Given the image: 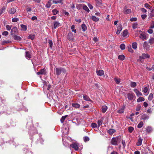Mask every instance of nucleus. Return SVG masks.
<instances>
[{
	"mask_svg": "<svg viewBox=\"0 0 154 154\" xmlns=\"http://www.w3.org/2000/svg\"><path fill=\"white\" fill-rule=\"evenodd\" d=\"M16 11V9L13 8L11 9L9 11V13L11 14H14Z\"/></svg>",
	"mask_w": 154,
	"mask_h": 154,
	"instance_id": "nucleus-21",
	"label": "nucleus"
},
{
	"mask_svg": "<svg viewBox=\"0 0 154 154\" xmlns=\"http://www.w3.org/2000/svg\"><path fill=\"white\" fill-rule=\"evenodd\" d=\"M125 56L123 55H119L118 56V58L121 60H123L125 59Z\"/></svg>",
	"mask_w": 154,
	"mask_h": 154,
	"instance_id": "nucleus-25",
	"label": "nucleus"
},
{
	"mask_svg": "<svg viewBox=\"0 0 154 154\" xmlns=\"http://www.w3.org/2000/svg\"><path fill=\"white\" fill-rule=\"evenodd\" d=\"M91 126L92 128H95L98 127V125L97 124L95 123H92Z\"/></svg>",
	"mask_w": 154,
	"mask_h": 154,
	"instance_id": "nucleus-52",
	"label": "nucleus"
},
{
	"mask_svg": "<svg viewBox=\"0 0 154 154\" xmlns=\"http://www.w3.org/2000/svg\"><path fill=\"white\" fill-rule=\"evenodd\" d=\"M103 120L100 119L98 120L97 122L98 127L99 128L102 124Z\"/></svg>",
	"mask_w": 154,
	"mask_h": 154,
	"instance_id": "nucleus-34",
	"label": "nucleus"
},
{
	"mask_svg": "<svg viewBox=\"0 0 154 154\" xmlns=\"http://www.w3.org/2000/svg\"><path fill=\"white\" fill-rule=\"evenodd\" d=\"M139 37L143 40H146V36L144 33L140 34Z\"/></svg>",
	"mask_w": 154,
	"mask_h": 154,
	"instance_id": "nucleus-16",
	"label": "nucleus"
},
{
	"mask_svg": "<svg viewBox=\"0 0 154 154\" xmlns=\"http://www.w3.org/2000/svg\"><path fill=\"white\" fill-rule=\"evenodd\" d=\"M51 4L50 1H48L46 5V7L47 8H49L51 6Z\"/></svg>",
	"mask_w": 154,
	"mask_h": 154,
	"instance_id": "nucleus-38",
	"label": "nucleus"
},
{
	"mask_svg": "<svg viewBox=\"0 0 154 154\" xmlns=\"http://www.w3.org/2000/svg\"><path fill=\"white\" fill-rule=\"evenodd\" d=\"M132 47L135 50L137 49V44L136 42H134L132 43Z\"/></svg>",
	"mask_w": 154,
	"mask_h": 154,
	"instance_id": "nucleus-26",
	"label": "nucleus"
},
{
	"mask_svg": "<svg viewBox=\"0 0 154 154\" xmlns=\"http://www.w3.org/2000/svg\"><path fill=\"white\" fill-rule=\"evenodd\" d=\"M150 28L151 29H153L154 28V22H152L151 24Z\"/></svg>",
	"mask_w": 154,
	"mask_h": 154,
	"instance_id": "nucleus-64",
	"label": "nucleus"
},
{
	"mask_svg": "<svg viewBox=\"0 0 154 154\" xmlns=\"http://www.w3.org/2000/svg\"><path fill=\"white\" fill-rule=\"evenodd\" d=\"M137 85L136 83L134 82H131L130 85L131 87L134 88Z\"/></svg>",
	"mask_w": 154,
	"mask_h": 154,
	"instance_id": "nucleus-37",
	"label": "nucleus"
},
{
	"mask_svg": "<svg viewBox=\"0 0 154 154\" xmlns=\"http://www.w3.org/2000/svg\"><path fill=\"white\" fill-rule=\"evenodd\" d=\"M144 100L145 99L144 98L142 97H140L137 99V101L138 102H140L144 101Z\"/></svg>",
	"mask_w": 154,
	"mask_h": 154,
	"instance_id": "nucleus-32",
	"label": "nucleus"
},
{
	"mask_svg": "<svg viewBox=\"0 0 154 154\" xmlns=\"http://www.w3.org/2000/svg\"><path fill=\"white\" fill-rule=\"evenodd\" d=\"M134 128L132 127H130L128 128V130L129 132L131 133L134 130Z\"/></svg>",
	"mask_w": 154,
	"mask_h": 154,
	"instance_id": "nucleus-55",
	"label": "nucleus"
},
{
	"mask_svg": "<svg viewBox=\"0 0 154 154\" xmlns=\"http://www.w3.org/2000/svg\"><path fill=\"white\" fill-rule=\"evenodd\" d=\"M89 140V138L88 137H85L84 138V140L85 142L88 141Z\"/></svg>",
	"mask_w": 154,
	"mask_h": 154,
	"instance_id": "nucleus-58",
	"label": "nucleus"
},
{
	"mask_svg": "<svg viewBox=\"0 0 154 154\" xmlns=\"http://www.w3.org/2000/svg\"><path fill=\"white\" fill-rule=\"evenodd\" d=\"M12 20L13 22H16L19 20V19L17 18H14L12 19Z\"/></svg>",
	"mask_w": 154,
	"mask_h": 154,
	"instance_id": "nucleus-60",
	"label": "nucleus"
},
{
	"mask_svg": "<svg viewBox=\"0 0 154 154\" xmlns=\"http://www.w3.org/2000/svg\"><path fill=\"white\" fill-rule=\"evenodd\" d=\"M11 42V41H4L2 42V45H4L6 44H7L9 43H10Z\"/></svg>",
	"mask_w": 154,
	"mask_h": 154,
	"instance_id": "nucleus-56",
	"label": "nucleus"
},
{
	"mask_svg": "<svg viewBox=\"0 0 154 154\" xmlns=\"http://www.w3.org/2000/svg\"><path fill=\"white\" fill-rule=\"evenodd\" d=\"M63 133L65 134H67L69 133V128L67 127H63L62 129Z\"/></svg>",
	"mask_w": 154,
	"mask_h": 154,
	"instance_id": "nucleus-11",
	"label": "nucleus"
},
{
	"mask_svg": "<svg viewBox=\"0 0 154 154\" xmlns=\"http://www.w3.org/2000/svg\"><path fill=\"white\" fill-rule=\"evenodd\" d=\"M117 31L116 32V33L117 34L119 35L120 34V32L122 31V25L120 23L118 24L117 25Z\"/></svg>",
	"mask_w": 154,
	"mask_h": 154,
	"instance_id": "nucleus-3",
	"label": "nucleus"
},
{
	"mask_svg": "<svg viewBox=\"0 0 154 154\" xmlns=\"http://www.w3.org/2000/svg\"><path fill=\"white\" fill-rule=\"evenodd\" d=\"M120 142V139L119 137H113L111 140V143L114 145H117Z\"/></svg>",
	"mask_w": 154,
	"mask_h": 154,
	"instance_id": "nucleus-2",
	"label": "nucleus"
},
{
	"mask_svg": "<svg viewBox=\"0 0 154 154\" xmlns=\"http://www.w3.org/2000/svg\"><path fill=\"white\" fill-rule=\"evenodd\" d=\"M68 38L70 40H73L74 39L73 35L71 32H69L68 34Z\"/></svg>",
	"mask_w": 154,
	"mask_h": 154,
	"instance_id": "nucleus-9",
	"label": "nucleus"
},
{
	"mask_svg": "<svg viewBox=\"0 0 154 154\" xmlns=\"http://www.w3.org/2000/svg\"><path fill=\"white\" fill-rule=\"evenodd\" d=\"M28 38L29 39L33 40L35 38V35H30L28 36Z\"/></svg>",
	"mask_w": 154,
	"mask_h": 154,
	"instance_id": "nucleus-44",
	"label": "nucleus"
},
{
	"mask_svg": "<svg viewBox=\"0 0 154 154\" xmlns=\"http://www.w3.org/2000/svg\"><path fill=\"white\" fill-rule=\"evenodd\" d=\"M150 16L151 17H154V9H152L150 13Z\"/></svg>",
	"mask_w": 154,
	"mask_h": 154,
	"instance_id": "nucleus-39",
	"label": "nucleus"
},
{
	"mask_svg": "<svg viewBox=\"0 0 154 154\" xmlns=\"http://www.w3.org/2000/svg\"><path fill=\"white\" fill-rule=\"evenodd\" d=\"M142 119L143 120L147 119H149V116L145 115H143L142 116Z\"/></svg>",
	"mask_w": 154,
	"mask_h": 154,
	"instance_id": "nucleus-41",
	"label": "nucleus"
},
{
	"mask_svg": "<svg viewBox=\"0 0 154 154\" xmlns=\"http://www.w3.org/2000/svg\"><path fill=\"white\" fill-rule=\"evenodd\" d=\"M134 91L137 97H139L142 95V93L140 92L137 89H134Z\"/></svg>",
	"mask_w": 154,
	"mask_h": 154,
	"instance_id": "nucleus-12",
	"label": "nucleus"
},
{
	"mask_svg": "<svg viewBox=\"0 0 154 154\" xmlns=\"http://www.w3.org/2000/svg\"><path fill=\"white\" fill-rule=\"evenodd\" d=\"M141 108V106L140 105H138L137 106V107L136 108V110L137 111H139L140 110Z\"/></svg>",
	"mask_w": 154,
	"mask_h": 154,
	"instance_id": "nucleus-63",
	"label": "nucleus"
},
{
	"mask_svg": "<svg viewBox=\"0 0 154 154\" xmlns=\"http://www.w3.org/2000/svg\"><path fill=\"white\" fill-rule=\"evenodd\" d=\"M83 9L84 10L87 11L88 12H89V10L86 5L83 6Z\"/></svg>",
	"mask_w": 154,
	"mask_h": 154,
	"instance_id": "nucleus-51",
	"label": "nucleus"
},
{
	"mask_svg": "<svg viewBox=\"0 0 154 154\" xmlns=\"http://www.w3.org/2000/svg\"><path fill=\"white\" fill-rule=\"evenodd\" d=\"M127 97L129 100H131L133 99L134 96V94L133 93H129L127 95Z\"/></svg>",
	"mask_w": 154,
	"mask_h": 154,
	"instance_id": "nucleus-8",
	"label": "nucleus"
},
{
	"mask_svg": "<svg viewBox=\"0 0 154 154\" xmlns=\"http://www.w3.org/2000/svg\"><path fill=\"white\" fill-rule=\"evenodd\" d=\"M96 73L98 75L101 76L104 75V72L103 70L97 71Z\"/></svg>",
	"mask_w": 154,
	"mask_h": 154,
	"instance_id": "nucleus-15",
	"label": "nucleus"
},
{
	"mask_svg": "<svg viewBox=\"0 0 154 154\" xmlns=\"http://www.w3.org/2000/svg\"><path fill=\"white\" fill-rule=\"evenodd\" d=\"M125 108V106H123L121 108L118 110V112L119 113H123L124 112Z\"/></svg>",
	"mask_w": 154,
	"mask_h": 154,
	"instance_id": "nucleus-19",
	"label": "nucleus"
},
{
	"mask_svg": "<svg viewBox=\"0 0 154 154\" xmlns=\"http://www.w3.org/2000/svg\"><path fill=\"white\" fill-rule=\"evenodd\" d=\"M8 33L7 31H4L2 33V35H8Z\"/></svg>",
	"mask_w": 154,
	"mask_h": 154,
	"instance_id": "nucleus-62",
	"label": "nucleus"
},
{
	"mask_svg": "<svg viewBox=\"0 0 154 154\" xmlns=\"http://www.w3.org/2000/svg\"><path fill=\"white\" fill-rule=\"evenodd\" d=\"M48 43L49 44V46L51 48L53 45V42L51 40H48Z\"/></svg>",
	"mask_w": 154,
	"mask_h": 154,
	"instance_id": "nucleus-54",
	"label": "nucleus"
},
{
	"mask_svg": "<svg viewBox=\"0 0 154 154\" xmlns=\"http://www.w3.org/2000/svg\"><path fill=\"white\" fill-rule=\"evenodd\" d=\"M67 116V115H66L65 116H63L61 119H60V121L62 123L63 122L65 119H66V117Z\"/></svg>",
	"mask_w": 154,
	"mask_h": 154,
	"instance_id": "nucleus-42",
	"label": "nucleus"
},
{
	"mask_svg": "<svg viewBox=\"0 0 154 154\" xmlns=\"http://www.w3.org/2000/svg\"><path fill=\"white\" fill-rule=\"evenodd\" d=\"M61 24L58 21H54V29L61 26Z\"/></svg>",
	"mask_w": 154,
	"mask_h": 154,
	"instance_id": "nucleus-6",
	"label": "nucleus"
},
{
	"mask_svg": "<svg viewBox=\"0 0 154 154\" xmlns=\"http://www.w3.org/2000/svg\"><path fill=\"white\" fill-rule=\"evenodd\" d=\"M14 37L15 40H20L21 39V38L20 37L16 35H14Z\"/></svg>",
	"mask_w": 154,
	"mask_h": 154,
	"instance_id": "nucleus-33",
	"label": "nucleus"
},
{
	"mask_svg": "<svg viewBox=\"0 0 154 154\" xmlns=\"http://www.w3.org/2000/svg\"><path fill=\"white\" fill-rule=\"evenodd\" d=\"M152 128L149 126L147 127L146 128V131L148 133H150L152 131Z\"/></svg>",
	"mask_w": 154,
	"mask_h": 154,
	"instance_id": "nucleus-28",
	"label": "nucleus"
},
{
	"mask_svg": "<svg viewBox=\"0 0 154 154\" xmlns=\"http://www.w3.org/2000/svg\"><path fill=\"white\" fill-rule=\"evenodd\" d=\"M114 80L117 84H119L120 82V79L115 78H114Z\"/></svg>",
	"mask_w": 154,
	"mask_h": 154,
	"instance_id": "nucleus-46",
	"label": "nucleus"
},
{
	"mask_svg": "<svg viewBox=\"0 0 154 154\" xmlns=\"http://www.w3.org/2000/svg\"><path fill=\"white\" fill-rule=\"evenodd\" d=\"M120 48L122 50H124L125 48V45L124 44H122L120 45Z\"/></svg>",
	"mask_w": 154,
	"mask_h": 154,
	"instance_id": "nucleus-48",
	"label": "nucleus"
},
{
	"mask_svg": "<svg viewBox=\"0 0 154 154\" xmlns=\"http://www.w3.org/2000/svg\"><path fill=\"white\" fill-rule=\"evenodd\" d=\"M71 29L72 32H74L75 33H76V30L75 29V26L74 25H72L71 26Z\"/></svg>",
	"mask_w": 154,
	"mask_h": 154,
	"instance_id": "nucleus-31",
	"label": "nucleus"
},
{
	"mask_svg": "<svg viewBox=\"0 0 154 154\" xmlns=\"http://www.w3.org/2000/svg\"><path fill=\"white\" fill-rule=\"evenodd\" d=\"M153 94L152 93H150L148 96V100H151L153 98Z\"/></svg>",
	"mask_w": 154,
	"mask_h": 154,
	"instance_id": "nucleus-50",
	"label": "nucleus"
},
{
	"mask_svg": "<svg viewBox=\"0 0 154 154\" xmlns=\"http://www.w3.org/2000/svg\"><path fill=\"white\" fill-rule=\"evenodd\" d=\"M63 0H53V4H57V3H61V4H63V3L62 2Z\"/></svg>",
	"mask_w": 154,
	"mask_h": 154,
	"instance_id": "nucleus-22",
	"label": "nucleus"
},
{
	"mask_svg": "<svg viewBox=\"0 0 154 154\" xmlns=\"http://www.w3.org/2000/svg\"><path fill=\"white\" fill-rule=\"evenodd\" d=\"M150 57V56L148 54L143 53L142 54L141 56H140L139 58L140 59H145L146 58H149Z\"/></svg>",
	"mask_w": 154,
	"mask_h": 154,
	"instance_id": "nucleus-5",
	"label": "nucleus"
},
{
	"mask_svg": "<svg viewBox=\"0 0 154 154\" xmlns=\"http://www.w3.org/2000/svg\"><path fill=\"white\" fill-rule=\"evenodd\" d=\"M131 10L130 9H128L124 11V13L125 14H128L131 12Z\"/></svg>",
	"mask_w": 154,
	"mask_h": 154,
	"instance_id": "nucleus-27",
	"label": "nucleus"
},
{
	"mask_svg": "<svg viewBox=\"0 0 154 154\" xmlns=\"http://www.w3.org/2000/svg\"><path fill=\"white\" fill-rule=\"evenodd\" d=\"M52 12L53 13L54 15H56L58 13L59 11L56 9H54L52 10Z\"/></svg>",
	"mask_w": 154,
	"mask_h": 154,
	"instance_id": "nucleus-40",
	"label": "nucleus"
},
{
	"mask_svg": "<svg viewBox=\"0 0 154 154\" xmlns=\"http://www.w3.org/2000/svg\"><path fill=\"white\" fill-rule=\"evenodd\" d=\"M6 8L5 7H3L2 9L0 10V15L2 14L3 13L4 11Z\"/></svg>",
	"mask_w": 154,
	"mask_h": 154,
	"instance_id": "nucleus-53",
	"label": "nucleus"
},
{
	"mask_svg": "<svg viewBox=\"0 0 154 154\" xmlns=\"http://www.w3.org/2000/svg\"><path fill=\"white\" fill-rule=\"evenodd\" d=\"M138 26V24L137 23H134L133 24L132 28L134 29H135L137 28Z\"/></svg>",
	"mask_w": 154,
	"mask_h": 154,
	"instance_id": "nucleus-45",
	"label": "nucleus"
},
{
	"mask_svg": "<svg viewBox=\"0 0 154 154\" xmlns=\"http://www.w3.org/2000/svg\"><path fill=\"white\" fill-rule=\"evenodd\" d=\"M46 73L45 69H41L39 72L37 73V74L38 75L45 74Z\"/></svg>",
	"mask_w": 154,
	"mask_h": 154,
	"instance_id": "nucleus-14",
	"label": "nucleus"
},
{
	"mask_svg": "<svg viewBox=\"0 0 154 154\" xmlns=\"http://www.w3.org/2000/svg\"><path fill=\"white\" fill-rule=\"evenodd\" d=\"M20 26L22 28V30L23 31H26L27 30V27L26 26L23 24H21Z\"/></svg>",
	"mask_w": 154,
	"mask_h": 154,
	"instance_id": "nucleus-20",
	"label": "nucleus"
},
{
	"mask_svg": "<svg viewBox=\"0 0 154 154\" xmlns=\"http://www.w3.org/2000/svg\"><path fill=\"white\" fill-rule=\"evenodd\" d=\"M107 107L105 105L103 106H102V111L103 113H105L107 109Z\"/></svg>",
	"mask_w": 154,
	"mask_h": 154,
	"instance_id": "nucleus-17",
	"label": "nucleus"
},
{
	"mask_svg": "<svg viewBox=\"0 0 154 154\" xmlns=\"http://www.w3.org/2000/svg\"><path fill=\"white\" fill-rule=\"evenodd\" d=\"M143 140V139L140 137L137 143V146H140L141 145L142 143Z\"/></svg>",
	"mask_w": 154,
	"mask_h": 154,
	"instance_id": "nucleus-18",
	"label": "nucleus"
},
{
	"mask_svg": "<svg viewBox=\"0 0 154 154\" xmlns=\"http://www.w3.org/2000/svg\"><path fill=\"white\" fill-rule=\"evenodd\" d=\"M96 1L97 5L100 7L101 6L102 4V1L101 0H97Z\"/></svg>",
	"mask_w": 154,
	"mask_h": 154,
	"instance_id": "nucleus-29",
	"label": "nucleus"
},
{
	"mask_svg": "<svg viewBox=\"0 0 154 154\" xmlns=\"http://www.w3.org/2000/svg\"><path fill=\"white\" fill-rule=\"evenodd\" d=\"M72 105L73 107L76 108H79L80 107V105L79 104L76 103H72Z\"/></svg>",
	"mask_w": 154,
	"mask_h": 154,
	"instance_id": "nucleus-24",
	"label": "nucleus"
},
{
	"mask_svg": "<svg viewBox=\"0 0 154 154\" xmlns=\"http://www.w3.org/2000/svg\"><path fill=\"white\" fill-rule=\"evenodd\" d=\"M137 18L136 17L132 18L130 19V20L131 21H137Z\"/></svg>",
	"mask_w": 154,
	"mask_h": 154,
	"instance_id": "nucleus-61",
	"label": "nucleus"
},
{
	"mask_svg": "<svg viewBox=\"0 0 154 154\" xmlns=\"http://www.w3.org/2000/svg\"><path fill=\"white\" fill-rule=\"evenodd\" d=\"M55 70L56 74L57 75H60L62 73H63V75H64L66 73V70L63 68H57Z\"/></svg>",
	"mask_w": 154,
	"mask_h": 154,
	"instance_id": "nucleus-1",
	"label": "nucleus"
},
{
	"mask_svg": "<svg viewBox=\"0 0 154 154\" xmlns=\"http://www.w3.org/2000/svg\"><path fill=\"white\" fill-rule=\"evenodd\" d=\"M128 51L130 52L133 53V50H132L131 48V45H130L128 47Z\"/></svg>",
	"mask_w": 154,
	"mask_h": 154,
	"instance_id": "nucleus-49",
	"label": "nucleus"
},
{
	"mask_svg": "<svg viewBox=\"0 0 154 154\" xmlns=\"http://www.w3.org/2000/svg\"><path fill=\"white\" fill-rule=\"evenodd\" d=\"M92 20L95 22H97L99 21V19L95 16H92L91 18Z\"/></svg>",
	"mask_w": 154,
	"mask_h": 154,
	"instance_id": "nucleus-35",
	"label": "nucleus"
},
{
	"mask_svg": "<svg viewBox=\"0 0 154 154\" xmlns=\"http://www.w3.org/2000/svg\"><path fill=\"white\" fill-rule=\"evenodd\" d=\"M128 34V30L127 29L125 30L123 32L122 35L123 37H125L127 36Z\"/></svg>",
	"mask_w": 154,
	"mask_h": 154,
	"instance_id": "nucleus-36",
	"label": "nucleus"
},
{
	"mask_svg": "<svg viewBox=\"0 0 154 154\" xmlns=\"http://www.w3.org/2000/svg\"><path fill=\"white\" fill-rule=\"evenodd\" d=\"M18 32V29L17 27H13L11 29V34L12 35Z\"/></svg>",
	"mask_w": 154,
	"mask_h": 154,
	"instance_id": "nucleus-7",
	"label": "nucleus"
},
{
	"mask_svg": "<svg viewBox=\"0 0 154 154\" xmlns=\"http://www.w3.org/2000/svg\"><path fill=\"white\" fill-rule=\"evenodd\" d=\"M149 43L151 44H152V43H154V38H150L149 40Z\"/></svg>",
	"mask_w": 154,
	"mask_h": 154,
	"instance_id": "nucleus-57",
	"label": "nucleus"
},
{
	"mask_svg": "<svg viewBox=\"0 0 154 154\" xmlns=\"http://www.w3.org/2000/svg\"><path fill=\"white\" fill-rule=\"evenodd\" d=\"M70 147L74 149L75 150H77L79 149V145L76 143H73L70 145Z\"/></svg>",
	"mask_w": 154,
	"mask_h": 154,
	"instance_id": "nucleus-4",
	"label": "nucleus"
},
{
	"mask_svg": "<svg viewBox=\"0 0 154 154\" xmlns=\"http://www.w3.org/2000/svg\"><path fill=\"white\" fill-rule=\"evenodd\" d=\"M143 122H140L137 125V127L138 128H141L143 125Z\"/></svg>",
	"mask_w": 154,
	"mask_h": 154,
	"instance_id": "nucleus-43",
	"label": "nucleus"
},
{
	"mask_svg": "<svg viewBox=\"0 0 154 154\" xmlns=\"http://www.w3.org/2000/svg\"><path fill=\"white\" fill-rule=\"evenodd\" d=\"M116 132L115 130L114 129H110L108 131V133L110 135H112L114 132Z\"/></svg>",
	"mask_w": 154,
	"mask_h": 154,
	"instance_id": "nucleus-23",
	"label": "nucleus"
},
{
	"mask_svg": "<svg viewBox=\"0 0 154 154\" xmlns=\"http://www.w3.org/2000/svg\"><path fill=\"white\" fill-rule=\"evenodd\" d=\"M143 47L146 50H148L150 48V46L149 45L148 42H145L143 44Z\"/></svg>",
	"mask_w": 154,
	"mask_h": 154,
	"instance_id": "nucleus-10",
	"label": "nucleus"
},
{
	"mask_svg": "<svg viewBox=\"0 0 154 154\" xmlns=\"http://www.w3.org/2000/svg\"><path fill=\"white\" fill-rule=\"evenodd\" d=\"M83 98H84V99L85 100H86L87 101H89L90 100V98L89 97L86 95H84Z\"/></svg>",
	"mask_w": 154,
	"mask_h": 154,
	"instance_id": "nucleus-47",
	"label": "nucleus"
},
{
	"mask_svg": "<svg viewBox=\"0 0 154 154\" xmlns=\"http://www.w3.org/2000/svg\"><path fill=\"white\" fill-rule=\"evenodd\" d=\"M6 27L7 30L9 31L11 29V26H10L9 25H7L6 26Z\"/></svg>",
	"mask_w": 154,
	"mask_h": 154,
	"instance_id": "nucleus-59",
	"label": "nucleus"
},
{
	"mask_svg": "<svg viewBox=\"0 0 154 154\" xmlns=\"http://www.w3.org/2000/svg\"><path fill=\"white\" fill-rule=\"evenodd\" d=\"M25 56L26 59L28 60L31 57V56L30 53L27 51H26Z\"/></svg>",
	"mask_w": 154,
	"mask_h": 154,
	"instance_id": "nucleus-13",
	"label": "nucleus"
},
{
	"mask_svg": "<svg viewBox=\"0 0 154 154\" xmlns=\"http://www.w3.org/2000/svg\"><path fill=\"white\" fill-rule=\"evenodd\" d=\"M81 27L83 31H84L87 30V26L85 24H82Z\"/></svg>",
	"mask_w": 154,
	"mask_h": 154,
	"instance_id": "nucleus-30",
	"label": "nucleus"
}]
</instances>
